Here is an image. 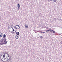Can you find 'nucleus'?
<instances>
[{
	"instance_id": "nucleus-1",
	"label": "nucleus",
	"mask_w": 62,
	"mask_h": 62,
	"mask_svg": "<svg viewBox=\"0 0 62 62\" xmlns=\"http://www.w3.org/2000/svg\"><path fill=\"white\" fill-rule=\"evenodd\" d=\"M8 42V41H6V38H3L1 39L0 40V44L3 45V44H7Z\"/></svg>"
},
{
	"instance_id": "nucleus-2",
	"label": "nucleus",
	"mask_w": 62,
	"mask_h": 62,
	"mask_svg": "<svg viewBox=\"0 0 62 62\" xmlns=\"http://www.w3.org/2000/svg\"><path fill=\"white\" fill-rule=\"evenodd\" d=\"M15 27L16 29L18 30L20 29V26L18 25H16Z\"/></svg>"
},
{
	"instance_id": "nucleus-3",
	"label": "nucleus",
	"mask_w": 62,
	"mask_h": 62,
	"mask_svg": "<svg viewBox=\"0 0 62 62\" xmlns=\"http://www.w3.org/2000/svg\"><path fill=\"white\" fill-rule=\"evenodd\" d=\"M17 9L18 10H19L20 9V5L19 4H18L17 5Z\"/></svg>"
},
{
	"instance_id": "nucleus-4",
	"label": "nucleus",
	"mask_w": 62,
	"mask_h": 62,
	"mask_svg": "<svg viewBox=\"0 0 62 62\" xmlns=\"http://www.w3.org/2000/svg\"><path fill=\"white\" fill-rule=\"evenodd\" d=\"M16 34L17 35V36H19V34H20V33H19V32H17L16 33Z\"/></svg>"
},
{
	"instance_id": "nucleus-5",
	"label": "nucleus",
	"mask_w": 62,
	"mask_h": 62,
	"mask_svg": "<svg viewBox=\"0 0 62 62\" xmlns=\"http://www.w3.org/2000/svg\"><path fill=\"white\" fill-rule=\"evenodd\" d=\"M0 37L1 38H2V37H3V33H1L0 34Z\"/></svg>"
},
{
	"instance_id": "nucleus-6",
	"label": "nucleus",
	"mask_w": 62,
	"mask_h": 62,
	"mask_svg": "<svg viewBox=\"0 0 62 62\" xmlns=\"http://www.w3.org/2000/svg\"><path fill=\"white\" fill-rule=\"evenodd\" d=\"M6 34H4L3 36V39H5L4 38H6Z\"/></svg>"
},
{
	"instance_id": "nucleus-7",
	"label": "nucleus",
	"mask_w": 62,
	"mask_h": 62,
	"mask_svg": "<svg viewBox=\"0 0 62 62\" xmlns=\"http://www.w3.org/2000/svg\"><path fill=\"white\" fill-rule=\"evenodd\" d=\"M15 38L16 39H19V37L18 36H17V35H16V36Z\"/></svg>"
},
{
	"instance_id": "nucleus-8",
	"label": "nucleus",
	"mask_w": 62,
	"mask_h": 62,
	"mask_svg": "<svg viewBox=\"0 0 62 62\" xmlns=\"http://www.w3.org/2000/svg\"><path fill=\"white\" fill-rule=\"evenodd\" d=\"M8 60L7 61H8V60H11V59H10V58H9V59L8 60V59H7Z\"/></svg>"
},
{
	"instance_id": "nucleus-9",
	"label": "nucleus",
	"mask_w": 62,
	"mask_h": 62,
	"mask_svg": "<svg viewBox=\"0 0 62 62\" xmlns=\"http://www.w3.org/2000/svg\"><path fill=\"white\" fill-rule=\"evenodd\" d=\"M25 27H26L27 28H28V26H26V24H25Z\"/></svg>"
},
{
	"instance_id": "nucleus-10",
	"label": "nucleus",
	"mask_w": 62,
	"mask_h": 62,
	"mask_svg": "<svg viewBox=\"0 0 62 62\" xmlns=\"http://www.w3.org/2000/svg\"><path fill=\"white\" fill-rule=\"evenodd\" d=\"M53 31L54 30H52L51 29H50V32H51V33H53Z\"/></svg>"
},
{
	"instance_id": "nucleus-11",
	"label": "nucleus",
	"mask_w": 62,
	"mask_h": 62,
	"mask_svg": "<svg viewBox=\"0 0 62 62\" xmlns=\"http://www.w3.org/2000/svg\"><path fill=\"white\" fill-rule=\"evenodd\" d=\"M56 1H57V0H53V1L54 2H56Z\"/></svg>"
},
{
	"instance_id": "nucleus-12",
	"label": "nucleus",
	"mask_w": 62,
	"mask_h": 62,
	"mask_svg": "<svg viewBox=\"0 0 62 62\" xmlns=\"http://www.w3.org/2000/svg\"><path fill=\"white\" fill-rule=\"evenodd\" d=\"M52 32H53V33H54V34H55V32L54 31H53Z\"/></svg>"
},
{
	"instance_id": "nucleus-13",
	"label": "nucleus",
	"mask_w": 62,
	"mask_h": 62,
	"mask_svg": "<svg viewBox=\"0 0 62 62\" xmlns=\"http://www.w3.org/2000/svg\"><path fill=\"white\" fill-rule=\"evenodd\" d=\"M41 33H43V34H44V33H45V32H42V31H41Z\"/></svg>"
},
{
	"instance_id": "nucleus-14",
	"label": "nucleus",
	"mask_w": 62,
	"mask_h": 62,
	"mask_svg": "<svg viewBox=\"0 0 62 62\" xmlns=\"http://www.w3.org/2000/svg\"><path fill=\"white\" fill-rule=\"evenodd\" d=\"M5 55H3V58H2L3 59V58H5Z\"/></svg>"
},
{
	"instance_id": "nucleus-15",
	"label": "nucleus",
	"mask_w": 62,
	"mask_h": 62,
	"mask_svg": "<svg viewBox=\"0 0 62 62\" xmlns=\"http://www.w3.org/2000/svg\"><path fill=\"white\" fill-rule=\"evenodd\" d=\"M50 31H51V29H49V30H48V32H50Z\"/></svg>"
},
{
	"instance_id": "nucleus-16",
	"label": "nucleus",
	"mask_w": 62,
	"mask_h": 62,
	"mask_svg": "<svg viewBox=\"0 0 62 62\" xmlns=\"http://www.w3.org/2000/svg\"><path fill=\"white\" fill-rule=\"evenodd\" d=\"M40 38L41 39H42L43 38V37L42 36H40Z\"/></svg>"
},
{
	"instance_id": "nucleus-17",
	"label": "nucleus",
	"mask_w": 62,
	"mask_h": 62,
	"mask_svg": "<svg viewBox=\"0 0 62 62\" xmlns=\"http://www.w3.org/2000/svg\"><path fill=\"white\" fill-rule=\"evenodd\" d=\"M46 32H48V30H47V31H46Z\"/></svg>"
},
{
	"instance_id": "nucleus-18",
	"label": "nucleus",
	"mask_w": 62,
	"mask_h": 62,
	"mask_svg": "<svg viewBox=\"0 0 62 62\" xmlns=\"http://www.w3.org/2000/svg\"><path fill=\"white\" fill-rule=\"evenodd\" d=\"M12 26L13 27H15L13 25H12Z\"/></svg>"
},
{
	"instance_id": "nucleus-19",
	"label": "nucleus",
	"mask_w": 62,
	"mask_h": 62,
	"mask_svg": "<svg viewBox=\"0 0 62 62\" xmlns=\"http://www.w3.org/2000/svg\"><path fill=\"white\" fill-rule=\"evenodd\" d=\"M12 26H11V28H13V27H12Z\"/></svg>"
},
{
	"instance_id": "nucleus-20",
	"label": "nucleus",
	"mask_w": 62,
	"mask_h": 62,
	"mask_svg": "<svg viewBox=\"0 0 62 62\" xmlns=\"http://www.w3.org/2000/svg\"><path fill=\"white\" fill-rule=\"evenodd\" d=\"M9 60V61H8V62H9V61H10V62H11L10 60Z\"/></svg>"
},
{
	"instance_id": "nucleus-21",
	"label": "nucleus",
	"mask_w": 62,
	"mask_h": 62,
	"mask_svg": "<svg viewBox=\"0 0 62 62\" xmlns=\"http://www.w3.org/2000/svg\"><path fill=\"white\" fill-rule=\"evenodd\" d=\"M13 31H15V30L14 29H13Z\"/></svg>"
},
{
	"instance_id": "nucleus-22",
	"label": "nucleus",
	"mask_w": 62,
	"mask_h": 62,
	"mask_svg": "<svg viewBox=\"0 0 62 62\" xmlns=\"http://www.w3.org/2000/svg\"><path fill=\"white\" fill-rule=\"evenodd\" d=\"M8 57H9V55H8Z\"/></svg>"
},
{
	"instance_id": "nucleus-23",
	"label": "nucleus",
	"mask_w": 62,
	"mask_h": 62,
	"mask_svg": "<svg viewBox=\"0 0 62 62\" xmlns=\"http://www.w3.org/2000/svg\"><path fill=\"white\" fill-rule=\"evenodd\" d=\"M6 54H7V55H9V54H8V53H7Z\"/></svg>"
},
{
	"instance_id": "nucleus-24",
	"label": "nucleus",
	"mask_w": 62,
	"mask_h": 62,
	"mask_svg": "<svg viewBox=\"0 0 62 62\" xmlns=\"http://www.w3.org/2000/svg\"><path fill=\"white\" fill-rule=\"evenodd\" d=\"M4 53V52H3L2 53V54Z\"/></svg>"
},
{
	"instance_id": "nucleus-25",
	"label": "nucleus",
	"mask_w": 62,
	"mask_h": 62,
	"mask_svg": "<svg viewBox=\"0 0 62 62\" xmlns=\"http://www.w3.org/2000/svg\"><path fill=\"white\" fill-rule=\"evenodd\" d=\"M4 58L5 59H6V58Z\"/></svg>"
},
{
	"instance_id": "nucleus-26",
	"label": "nucleus",
	"mask_w": 62,
	"mask_h": 62,
	"mask_svg": "<svg viewBox=\"0 0 62 62\" xmlns=\"http://www.w3.org/2000/svg\"><path fill=\"white\" fill-rule=\"evenodd\" d=\"M35 33H37V32H35Z\"/></svg>"
},
{
	"instance_id": "nucleus-27",
	"label": "nucleus",
	"mask_w": 62,
	"mask_h": 62,
	"mask_svg": "<svg viewBox=\"0 0 62 62\" xmlns=\"http://www.w3.org/2000/svg\"><path fill=\"white\" fill-rule=\"evenodd\" d=\"M10 27H9L10 28Z\"/></svg>"
},
{
	"instance_id": "nucleus-28",
	"label": "nucleus",
	"mask_w": 62,
	"mask_h": 62,
	"mask_svg": "<svg viewBox=\"0 0 62 62\" xmlns=\"http://www.w3.org/2000/svg\"><path fill=\"white\" fill-rule=\"evenodd\" d=\"M0 58H1V56Z\"/></svg>"
},
{
	"instance_id": "nucleus-29",
	"label": "nucleus",
	"mask_w": 62,
	"mask_h": 62,
	"mask_svg": "<svg viewBox=\"0 0 62 62\" xmlns=\"http://www.w3.org/2000/svg\"><path fill=\"white\" fill-rule=\"evenodd\" d=\"M12 29H13V28H12Z\"/></svg>"
},
{
	"instance_id": "nucleus-30",
	"label": "nucleus",
	"mask_w": 62,
	"mask_h": 62,
	"mask_svg": "<svg viewBox=\"0 0 62 62\" xmlns=\"http://www.w3.org/2000/svg\"><path fill=\"white\" fill-rule=\"evenodd\" d=\"M12 32V33H14L13 32Z\"/></svg>"
},
{
	"instance_id": "nucleus-31",
	"label": "nucleus",
	"mask_w": 62,
	"mask_h": 62,
	"mask_svg": "<svg viewBox=\"0 0 62 62\" xmlns=\"http://www.w3.org/2000/svg\"><path fill=\"white\" fill-rule=\"evenodd\" d=\"M5 60V59H4V60Z\"/></svg>"
},
{
	"instance_id": "nucleus-32",
	"label": "nucleus",
	"mask_w": 62,
	"mask_h": 62,
	"mask_svg": "<svg viewBox=\"0 0 62 62\" xmlns=\"http://www.w3.org/2000/svg\"><path fill=\"white\" fill-rule=\"evenodd\" d=\"M5 55V54H4V55Z\"/></svg>"
},
{
	"instance_id": "nucleus-33",
	"label": "nucleus",
	"mask_w": 62,
	"mask_h": 62,
	"mask_svg": "<svg viewBox=\"0 0 62 62\" xmlns=\"http://www.w3.org/2000/svg\"><path fill=\"white\" fill-rule=\"evenodd\" d=\"M1 60H2V59H1Z\"/></svg>"
}]
</instances>
